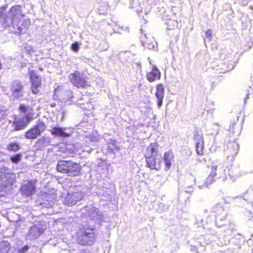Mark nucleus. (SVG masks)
<instances>
[{
	"mask_svg": "<svg viewBox=\"0 0 253 253\" xmlns=\"http://www.w3.org/2000/svg\"><path fill=\"white\" fill-rule=\"evenodd\" d=\"M164 86L162 84H158L156 85V91L155 95L158 99L157 105L160 108L163 103L164 96Z\"/></svg>",
	"mask_w": 253,
	"mask_h": 253,
	"instance_id": "nucleus-13",
	"label": "nucleus"
},
{
	"mask_svg": "<svg viewBox=\"0 0 253 253\" xmlns=\"http://www.w3.org/2000/svg\"><path fill=\"white\" fill-rule=\"evenodd\" d=\"M10 13L12 17V20L13 21L15 17L18 15H23L21 14V6L19 5H15L12 6L9 10Z\"/></svg>",
	"mask_w": 253,
	"mask_h": 253,
	"instance_id": "nucleus-15",
	"label": "nucleus"
},
{
	"mask_svg": "<svg viewBox=\"0 0 253 253\" xmlns=\"http://www.w3.org/2000/svg\"><path fill=\"white\" fill-rule=\"evenodd\" d=\"M14 174L4 169H0V195L2 196L6 189L15 182Z\"/></svg>",
	"mask_w": 253,
	"mask_h": 253,
	"instance_id": "nucleus-5",
	"label": "nucleus"
},
{
	"mask_svg": "<svg viewBox=\"0 0 253 253\" xmlns=\"http://www.w3.org/2000/svg\"><path fill=\"white\" fill-rule=\"evenodd\" d=\"M40 140H38L37 141V143H39V142H40Z\"/></svg>",
	"mask_w": 253,
	"mask_h": 253,
	"instance_id": "nucleus-30",
	"label": "nucleus"
},
{
	"mask_svg": "<svg viewBox=\"0 0 253 253\" xmlns=\"http://www.w3.org/2000/svg\"><path fill=\"white\" fill-rule=\"evenodd\" d=\"M143 43L144 44V45L148 48H151V47L154 46L153 42H151L147 38L146 40L143 41Z\"/></svg>",
	"mask_w": 253,
	"mask_h": 253,
	"instance_id": "nucleus-23",
	"label": "nucleus"
},
{
	"mask_svg": "<svg viewBox=\"0 0 253 253\" xmlns=\"http://www.w3.org/2000/svg\"><path fill=\"white\" fill-rule=\"evenodd\" d=\"M211 171L210 173V175H211L213 176H216V170L217 169V167L216 165H213L211 167Z\"/></svg>",
	"mask_w": 253,
	"mask_h": 253,
	"instance_id": "nucleus-24",
	"label": "nucleus"
},
{
	"mask_svg": "<svg viewBox=\"0 0 253 253\" xmlns=\"http://www.w3.org/2000/svg\"><path fill=\"white\" fill-rule=\"evenodd\" d=\"M204 141H200L196 142V150L197 153L199 155H202L203 154V148H204Z\"/></svg>",
	"mask_w": 253,
	"mask_h": 253,
	"instance_id": "nucleus-20",
	"label": "nucleus"
},
{
	"mask_svg": "<svg viewBox=\"0 0 253 253\" xmlns=\"http://www.w3.org/2000/svg\"><path fill=\"white\" fill-rule=\"evenodd\" d=\"M174 158L173 151L171 150L165 152L164 154V161L165 163V170H168L172 165V162Z\"/></svg>",
	"mask_w": 253,
	"mask_h": 253,
	"instance_id": "nucleus-12",
	"label": "nucleus"
},
{
	"mask_svg": "<svg viewBox=\"0 0 253 253\" xmlns=\"http://www.w3.org/2000/svg\"><path fill=\"white\" fill-rule=\"evenodd\" d=\"M28 75L30 82V89L33 94L37 95L41 93V88L42 84V77L37 71L33 69H28Z\"/></svg>",
	"mask_w": 253,
	"mask_h": 253,
	"instance_id": "nucleus-6",
	"label": "nucleus"
},
{
	"mask_svg": "<svg viewBox=\"0 0 253 253\" xmlns=\"http://www.w3.org/2000/svg\"><path fill=\"white\" fill-rule=\"evenodd\" d=\"M19 111L22 113H25L22 117L18 116H14L12 125L14 130L18 131L25 129L34 119V111L30 106L27 107L21 104L19 105Z\"/></svg>",
	"mask_w": 253,
	"mask_h": 253,
	"instance_id": "nucleus-2",
	"label": "nucleus"
},
{
	"mask_svg": "<svg viewBox=\"0 0 253 253\" xmlns=\"http://www.w3.org/2000/svg\"><path fill=\"white\" fill-rule=\"evenodd\" d=\"M215 180V177L209 174L206 179L205 183L207 185H209L214 182Z\"/></svg>",
	"mask_w": 253,
	"mask_h": 253,
	"instance_id": "nucleus-22",
	"label": "nucleus"
},
{
	"mask_svg": "<svg viewBox=\"0 0 253 253\" xmlns=\"http://www.w3.org/2000/svg\"><path fill=\"white\" fill-rule=\"evenodd\" d=\"M161 74L156 66H153L151 71L146 74V78L150 82H154L160 79Z\"/></svg>",
	"mask_w": 253,
	"mask_h": 253,
	"instance_id": "nucleus-11",
	"label": "nucleus"
},
{
	"mask_svg": "<svg viewBox=\"0 0 253 253\" xmlns=\"http://www.w3.org/2000/svg\"><path fill=\"white\" fill-rule=\"evenodd\" d=\"M95 238L93 232H84L81 236V242L83 245H86L91 242Z\"/></svg>",
	"mask_w": 253,
	"mask_h": 253,
	"instance_id": "nucleus-14",
	"label": "nucleus"
},
{
	"mask_svg": "<svg viewBox=\"0 0 253 253\" xmlns=\"http://www.w3.org/2000/svg\"><path fill=\"white\" fill-rule=\"evenodd\" d=\"M20 149V146L17 142H11L7 145V149L9 151H17Z\"/></svg>",
	"mask_w": 253,
	"mask_h": 253,
	"instance_id": "nucleus-18",
	"label": "nucleus"
},
{
	"mask_svg": "<svg viewBox=\"0 0 253 253\" xmlns=\"http://www.w3.org/2000/svg\"><path fill=\"white\" fill-rule=\"evenodd\" d=\"M6 18H7V16H6V17L4 18V19H6Z\"/></svg>",
	"mask_w": 253,
	"mask_h": 253,
	"instance_id": "nucleus-32",
	"label": "nucleus"
},
{
	"mask_svg": "<svg viewBox=\"0 0 253 253\" xmlns=\"http://www.w3.org/2000/svg\"><path fill=\"white\" fill-rule=\"evenodd\" d=\"M146 166L151 169L160 170L162 167V154L157 142L151 143L144 150Z\"/></svg>",
	"mask_w": 253,
	"mask_h": 253,
	"instance_id": "nucleus-1",
	"label": "nucleus"
},
{
	"mask_svg": "<svg viewBox=\"0 0 253 253\" xmlns=\"http://www.w3.org/2000/svg\"><path fill=\"white\" fill-rule=\"evenodd\" d=\"M10 243L7 241H1L0 242V253H8L10 250Z\"/></svg>",
	"mask_w": 253,
	"mask_h": 253,
	"instance_id": "nucleus-17",
	"label": "nucleus"
},
{
	"mask_svg": "<svg viewBox=\"0 0 253 253\" xmlns=\"http://www.w3.org/2000/svg\"><path fill=\"white\" fill-rule=\"evenodd\" d=\"M84 197V195L82 191L78 189H74L67 193L63 203L68 206L74 205L78 202L82 200Z\"/></svg>",
	"mask_w": 253,
	"mask_h": 253,
	"instance_id": "nucleus-8",
	"label": "nucleus"
},
{
	"mask_svg": "<svg viewBox=\"0 0 253 253\" xmlns=\"http://www.w3.org/2000/svg\"><path fill=\"white\" fill-rule=\"evenodd\" d=\"M51 133L52 135L61 136L63 137H66L70 136L69 134L65 132L62 127H53L50 130Z\"/></svg>",
	"mask_w": 253,
	"mask_h": 253,
	"instance_id": "nucleus-16",
	"label": "nucleus"
},
{
	"mask_svg": "<svg viewBox=\"0 0 253 253\" xmlns=\"http://www.w3.org/2000/svg\"><path fill=\"white\" fill-rule=\"evenodd\" d=\"M72 49L75 51L78 52L79 49V44L77 42H73L71 45Z\"/></svg>",
	"mask_w": 253,
	"mask_h": 253,
	"instance_id": "nucleus-25",
	"label": "nucleus"
},
{
	"mask_svg": "<svg viewBox=\"0 0 253 253\" xmlns=\"http://www.w3.org/2000/svg\"><path fill=\"white\" fill-rule=\"evenodd\" d=\"M37 182V180L34 179L29 180L26 183L23 184L20 187L22 195L29 197L34 194L36 192Z\"/></svg>",
	"mask_w": 253,
	"mask_h": 253,
	"instance_id": "nucleus-9",
	"label": "nucleus"
},
{
	"mask_svg": "<svg viewBox=\"0 0 253 253\" xmlns=\"http://www.w3.org/2000/svg\"><path fill=\"white\" fill-rule=\"evenodd\" d=\"M55 103H54V104H51V106H52V107L55 106Z\"/></svg>",
	"mask_w": 253,
	"mask_h": 253,
	"instance_id": "nucleus-28",
	"label": "nucleus"
},
{
	"mask_svg": "<svg viewBox=\"0 0 253 253\" xmlns=\"http://www.w3.org/2000/svg\"><path fill=\"white\" fill-rule=\"evenodd\" d=\"M39 69H40V70H41V71H42V70H43V69H42V68H40Z\"/></svg>",
	"mask_w": 253,
	"mask_h": 253,
	"instance_id": "nucleus-29",
	"label": "nucleus"
},
{
	"mask_svg": "<svg viewBox=\"0 0 253 253\" xmlns=\"http://www.w3.org/2000/svg\"><path fill=\"white\" fill-rule=\"evenodd\" d=\"M56 169L57 171L68 174L70 176H77L81 174L82 166L72 160L58 161Z\"/></svg>",
	"mask_w": 253,
	"mask_h": 253,
	"instance_id": "nucleus-3",
	"label": "nucleus"
},
{
	"mask_svg": "<svg viewBox=\"0 0 253 253\" xmlns=\"http://www.w3.org/2000/svg\"><path fill=\"white\" fill-rule=\"evenodd\" d=\"M45 129L44 123L39 122L24 132V137L27 139L35 140L40 137Z\"/></svg>",
	"mask_w": 253,
	"mask_h": 253,
	"instance_id": "nucleus-7",
	"label": "nucleus"
},
{
	"mask_svg": "<svg viewBox=\"0 0 253 253\" xmlns=\"http://www.w3.org/2000/svg\"><path fill=\"white\" fill-rule=\"evenodd\" d=\"M3 9L4 10L5 9V7H2Z\"/></svg>",
	"mask_w": 253,
	"mask_h": 253,
	"instance_id": "nucleus-31",
	"label": "nucleus"
},
{
	"mask_svg": "<svg viewBox=\"0 0 253 253\" xmlns=\"http://www.w3.org/2000/svg\"><path fill=\"white\" fill-rule=\"evenodd\" d=\"M21 159V155L20 154H16L10 158L12 162L14 164L18 163Z\"/></svg>",
	"mask_w": 253,
	"mask_h": 253,
	"instance_id": "nucleus-21",
	"label": "nucleus"
},
{
	"mask_svg": "<svg viewBox=\"0 0 253 253\" xmlns=\"http://www.w3.org/2000/svg\"><path fill=\"white\" fill-rule=\"evenodd\" d=\"M3 24H4V26H6V27L9 26V23L6 22V19H4Z\"/></svg>",
	"mask_w": 253,
	"mask_h": 253,
	"instance_id": "nucleus-27",
	"label": "nucleus"
},
{
	"mask_svg": "<svg viewBox=\"0 0 253 253\" xmlns=\"http://www.w3.org/2000/svg\"><path fill=\"white\" fill-rule=\"evenodd\" d=\"M10 89L13 94L18 97L22 95L23 85L21 82L18 80L14 81L11 84Z\"/></svg>",
	"mask_w": 253,
	"mask_h": 253,
	"instance_id": "nucleus-10",
	"label": "nucleus"
},
{
	"mask_svg": "<svg viewBox=\"0 0 253 253\" xmlns=\"http://www.w3.org/2000/svg\"><path fill=\"white\" fill-rule=\"evenodd\" d=\"M88 77L83 72L76 70L68 76V80L73 86L80 88H85L90 86L87 80Z\"/></svg>",
	"mask_w": 253,
	"mask_h": 253,
	"instance_id": "nucleus-4",
	"label": "nucleus"
},
{
	"mask_svg": "<svg viewBox=\"0 0 253 253\" xmlns=\"http://www.w3.org/2000/svg\"><path fill=\"white\" fill-rule=\"evenodd\" d=\"M29 249V247L28 245H25L24 247H23L22 248H21L19 252L20 253H25L28 251V250Z\"/></svg>",
	"mask_w": 253,
	"mask_h": 253,
	"instance_id": "nucleus-26",
	"label": "nucleus"
},
{
	"mask_svg": "<svg viewBox=\"0 0 253 253\" xmlns=\"http://www.w3.org/2000/svg\"><path fill=\"white\" fill-rule=\"evenodd\" d=\"M193 138L196 142L204 141V138L202 131L196 130L194 134Z\"/></svg>",
	"mask_w": 253,
	"mask_h": 253,
	"instance_id": "nucleus-19",
	"label": "nucleus"
}]
</instances>
